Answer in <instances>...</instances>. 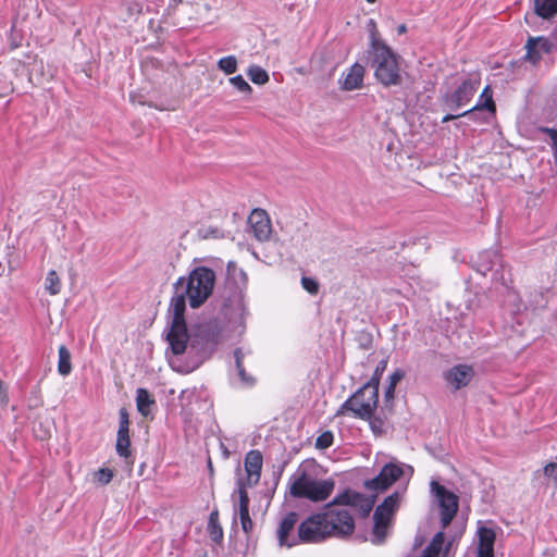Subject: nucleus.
<instances>
[{
	"instance_id": "1",
	"label": "nucleus",
	"mask_w": 557,
	"mask_h": 557,
	"mask_svg": "<svg viewBox=\"0 0 557 557\" xmlns=\"http://www.w3.org/2000/svg\"><path fill=\"white\" fill-rule=\"evenodd\" d=\"M375 504V496L345 490L325 505L324 511L310 516L299 524L298 537L301 542L317 543L329 536L346 537L352 534L355 521L349 509H355L361 518H367Z\"/></svg>"
},
{
	"instance_id": "19",
	"label": "nucleus",
	"mask_w": 557,
	"mask_h": 557,
	"mask_svg": "<svg viewBox=\"0 0 557 557\" xmlns=\"http://www.w3.org/2000/svg\"><path fill=\"white\" fill-rule=\"evenodd\" d=\"M445 529L442 528L441 531L436 532L434 536L432 537L431 542L426 546L428 549L432 550L433 553L440 555V553L444 548V554H448L450 547L453 546L454 542L461 535L462 530L455 535L449 536V540L446 542V535L444 532Z\"/></svg>"
},
{
	"instance_id": "13",
	"label": "nucleus",
	"mask_w": 557,
	"mask_h": 557,
	"mask_svg": "<svg viewBox=\"0 0 557 557\" xmlns=\"http://www.w3.org/2000/svg\"><path fill=\"white\" fill-rule=\"evenodd\" d=\"M476 82L465 81L446 98V104L451 110H459L467 106L476 91Z\"/></svg>"
},
{
	"instance_id": "47",
	"label": "nucleus",
	"mask_w": 557,
	"mask_h": 557,
	"mask_svg": "<svg viewBox=\"0 0 557 557\" xmlns=\"http://www.w3.org/2000/svg\"><path fill=\"white\" fill-rule=\"evenodd\" d=\"M0 403L7 404L8 403V394L5 389L3 388V383L0 380Z\"/></svg>"
},
{
	"instance_id": "31",
	"label": "nucleus",
	"mask_w": 557,
	"mask_h": 557,
	"mask_svg": "<svg viewBox=\"0 0 557 557\" xmlns=\"http://www.w3.org/2000/svg\"><path fill=\"white\" fill-rule=\"evenodd\" d=\"M387 362H388L387 359H382L381 361H379L371 379L363 385H366L372 389L375 388L376 392H379L380 381H381V377H382L384 371L387 368Z\"/></svg>"
},
{
	"instance_id": "52",
	"label": "nucleus",
	"mask_w": 557,
	"mask_h": 557,
	"mask_svg": "<svg viewBox=\"0 0 557 557\" xmlns=\"http://www.w3.org/2000/svg\"><path fill=\"white\" fill-rule=\"evenodd\" d=\"M422 543H423V539L420 536H416L413 547L417 548V547L421 546Z\"/></svg>"
},
{
	"instance_id": "43",
	"label": "nucleus",
	"mask_w": 557,
	"mask_h": 557,
	"mask_svg": "<svg viewBox=\"0 0 557 557\" xmlns=\"http://www.w3.org/2000/svg\"><path fill=\"white\" fill-rule=\"evenodd\" d=\"M545 132L549 135L552 143H553V149H554V157L555 161L557 163V131L552 128H546Z\"/></svg>"
},
{
	"instance_id": "27",
	"label": "nucleus",
	"mask_w": 557,
	"mask_h": 557,
	"mask_svg": "<svg viewBox=\"0 0 557 557\" xmlns=\"http://www.w3.org/2000/svg\"><path fill=\"white\" fill-rule=\"evenodd\" d=\"M58 372L62 376H67L72 372L71 352L66 346L61 345L58 349Z\"/></svg>"
},
{
	"instance_id": "34",
	"label": "nucleus",
	"mask_w": 557,
	"mask_h": 557,
	"mask_svg": "<svg viewBox=\"0 0 557 557\" xmlns=\"http://www.w3.org/2000/svg\"><path fill=\"white\" fill-rule=\"evenodd\" d=\"M368 32L370 36V51L376 48H380L381 46H386L384 40L381 38V35L379 33L376 23L374 20H370L368 22Z\"/></svg>"
},
{
	"instance_id": "35",
	"label": "nucleus",
	"mask_w": 557,
	"mask_h": 557,
	"mask_svg": "<svg viewBox=\"0 0 557 557\" xmlns=\"http://www.w3.org/2000/svg\"><path fill=\"white\" fill-rule=\"evenodd\" d=\"M228 82L243 95L248 96L252 91L251 86L247 83V81L242 75L233 76L228 79Z\"/></svg>"
},
{
	"instance_id": "37",
	"label": "nucleus",
	"mask_w": 557,
	"mask_h": 557,
	"mask_svg": "<svg viewBox=\"0 0 557 557\" xmlns=\"http://www.w3.org/2000/svg\"><path fill=\"white\" fill-rule=\"evenodd\" d=\"M113 476V470L109 468H101L95 473V481L100 485H107L112 481Z\"/></svg>"
},
{
	"instance_id": "3",
	"label": "nucleus",
	"mask_w": 557,
	"mask_h": 557,
	"mask_svg": "<svg viewBox=\"0 0 557 557\" xmlns=\"http://www.w3.org/2000/svg\"><path fill=\"white\" fill-rule=\"evenodd\" d=\"M216 280L215 271L207 265L194 268L187 276H180L173 284V296L169 305V315H173V329L182 332L186 300L190 308H200L212 295Z\"/></svg>"
},
{
	"instance_id": "26",
	"label": "nucleus",
	"mask_w": 557,
	"mask_h": 557,
	"mask_svg": "<svg viewBox=\"0 0 557 557\" xmlns=\"http://www.w3.org/2000/svg\"><path fill=\"white\" fill-rule=\"evenodd\" d=\"M534 11L543 18H550L557 14V0H534Z\"/></svg>"
},
{
	"instance_id": "50",
	"label": "nucleus",
	"mask_w": 557,
	"mask_h": 557,
	"mask_svg": "<svg viewBox=\"0 0 557 557\" xmlns=\"http://www.w3.org/2000/svg\"><path fill=\"white\" fill-rule=\"evenodd\" d=\"M218 230H219V228H216V227H215V228H211V231H210V232L208 231V232L206 233L205 237H208V236H209V234H210L212 237H218V232H219Z\"/></svg>"
},
{
	"instance_id": "20",
	"label": "nucleus",
	"mask_w": 557,
	"mask_h": 557,
	"mask_svg": "<svg viewBox=\"0 0 557 557\" xmlns=\"http://www.w3.org/2000/svg\"><path fill=\"white\" fill-rule=\"evenodd\" d=\"M482 109H486V110H488L492 113L495 112V103L493 101V92H492V89L490 88V86H486L483 89V91L481 94V102L480 103L474 106L472 109L466 110V111L460 112L458 114L446 115V116L443 117V122H447V121L457 119L459 116L467 115L468 113H470V112H472L474 110H482Z\"/></svg>"
},
{
	"instance_id": "16",
	"label": "nucleus",
	"mask_w": 557,
	"mask_h": 557,
	"mask_svg": "<svg viewBox=\"0 0 557 557\" xmlns=\"http://www.w3.org/2000/svg\"><path fill=\"white\" fill-rule=\"evenodd\" d=\"M364 72L363 65L359 63L352 64L339 79L341 88L347 91L360 88L363 83Z\"/></svg>"
},
{
	"instance_id": "24",
	"label": "nucleus",
	"mask_w": 557,
	"mask_h": 557,
	"mask_svg": "<svg viewBox=\"0 0 557 557\" xmlns=\"http://www.w3.org/2000/svg\"><path fill=\"white\" fill-rule=\"evenodd\" d=\"M234 360L237 374L240 379V382L247 386H252L256 382L255 377L248 374L244 368L243 360L245 358V351L243 348L238 347L234 350Z\"/></svg>"
},
{
	"instance_id": "44",
	"label": "nucleus",
	"mask_w": 557,
	"mask_h": 557,
	"mask_svg": "<svg viewBox=\"0 0 557 557\" xmlns=\"http://www.w3.org/2000/svg\"><path fill=\"white\" fill-rule=\"evenodd\" d=\"M395 388L396 386L387 385L384 391V400L386 403L393 401L395 397Z\"/></svg>"
},
{
	"instance_id": "9",
	"label": "nucleus",
	"mask_w": 557,
	"mask_h": 557,
	"mask_svg": "<svg viewBox=\"0 0 557 557\" xmlns=\"http://www.w3.org/2000/svg\"><path fill=\"white\" fill-rule=\"evenodd\" d=\"M474 269L482 275L491 273V278L494 282L507 285L505 277V267L503 264L502 256L496 249L483 250L478 255L474 261Z\"/></svg>"
},
{
	"instance_id": "29",
	"label": "nucleus",
	"mask_w": 557,
	"mask_h": 557,
	"mask_svg": "<svg viewBox=\"0 0 557 557\" xmlns=\"http://www.w3.org/2000/svg\"><path fill=\"white\" fill-rule=\"evenodd\" d=\"M399 502L400 493L394 492L384 498V500L375 508V511L377 515H382V511H389L395 513L399 506Z\"/></svg>"
},
{
	"instance_id": "54",
	"label": "nucleus",
	"mask_w": 557,
	"mask_h": 557,
	"mask_svg": "<svg viewBox=\"0 0 557 557\" xmlns=\"http://www.w3.org/2000/svg\"><path fill=\"white\" fill-rule=\"evenodd\" d=\"M369 3H374L376 0H367Z\"/></svg>"
},
{
	"instance_id": "18",
	"label": "nucleus",
	"mask_w": 557,
	"mask_h": 557,
	"mask_svg": "<svg viewBox=\"0 0 557 557\" xmlns=\"http://www.w3.org/2000/svg\"><path fill=\"white\" fill-rule=\"evenodd\" d=\"M297 520L298 515L294 511L286 513L285 517L282 519L277 529V541L280 546L292 547L297 543L296 541H288L289 533L294 529Z\"/></svg>"
},
{
	"instance_id": "12",
	"label": "nucleus",
	"mask_w": 557,
	"mask_h": 557,
	"mask_svg": "<svg viewBox=\"0 0 557 557\" xmlns=\"http://www.w3.org/2000/svg\"><path fill=\"white\" fill-rule=\"evenodd\" d=\"M248 224L252 230L253 236L259 242H267L272 234V225L265 210L253 209L248 216Z\"/></svg>"
},
{
	"instance_id": "30",
	"label": "nucleus",
	"mask_w": 557,
	"mask_h": 557,
	"mask_svg": "<svg viewBox=\"0 0 557 557\" xmlns=\"http://www.w3.org/2000/svg\"><path fill=\"white\" fill-rule=\"evenodd\" d=\"M247 75L257 85H264L270 79L268 72L259 65H250L247 70Z\"/></svg>"
},
{
	"instance_id": "21",
	"label": "nucleus",
	"mask_w": 557,
	"mask_h": 557,
	"mask_svg": "<svg viewBox=\"0 0 557 557\" xmlns=\"http://www.w3.org/2000/svg\"><path fill=\"white\" fill-rule=\"evenodd\" d=\"M373 529L371 542L374 545H381L385 542L387 536V529L391 525V521L382 519L381 515H377L374 510L373 513Z\"/></svg>"
},
{
	"instance_id": "48",
	"label": "nucleus",
	"mask_w": 557,
	"mask_h": 557,
	"mask_svg": "<svg viewBox=\"0 0 557 557\" xmlns=\"http://www.w3.org/2000/svg\"><path fill=\"white\" fill-rule=\"evenodd\" d=\"M419 557H438V555L425 547Z\"/></svg>"
},
{
	"instance_id": "42",
	"label": "nucleus",
	"mask_w": 557,
	"mask_h": 557,
	"mask_svg": "<svg viewBox=\"0 0 557 557\" xmlns=\"http://www.w3.org/2000/svg\"><path fill=\"white\" fill-rule=\"evenodd\" d=\"M544 474L547 478L557 480V463L550 462L544 467Z\"/></svg>"
},
{
	"instance_id": "17",
	"label": "nucleus",
	"mask_w": 557,
	"mask_h": 557,
	"mask_svg": "<svg viewBox=\"0 0 557 557\" xmlns=\"http://www.w3.org/2000/svg\"><path fill=\"white\" fill-rule=\"evenodd\" d=\"M527 59L536 64L543 54L549 53L552 44L544 37L530 38L527 42Z\"/></svg>"
},
{
	"instance_id": "41",
	"label": "nucleus",
	"mask_w": 557,
	"mask_h": 557,
	"mask_svg": "<svg viewBox=\"0 0 557 557\" xmlns=\"http://www.w3.org/2000/svg\"><path fill=\"white\" fill-rule=\"evenodd\" d=\"M369 421L370 426L374 433H381L383 426V420L380 417H376L374 413L370 419H364Z\"/></svg>"
},
{
	"instance_id": "49",
	"label": "nucleus",
	"mask_w": 557,
	"mask_h": 557,
	"mask_svg": "<svg viewBox=\"0 0 557 557\" xmlns=\"http://www.w3.org/2000/svg\"><path fill=\"white\" fill-rule=\"evenodd\" d=\"M393 515H394V512H389V511H382L381 517H382V519H384V520L391 521V519H392V516H393Z\"/></svg>"
},
{
	"instance_id": "6",
	"label": "nucleus",
	"mask_w": 557,
	"mask_h": 557,
	"mask_svg": "<svg viewBox=\"0 0 557 557\" xmlns=\"http://www.w3.org/2000/svg\"><path fill=\"white\" fill-rule=\"evenodd\" d=\"M334 487V480H314L306 471L289 480L290 495L297 498H307L311 502L325 500L333 493Z\"/></svg>"
},
{
	"instance_id": "36",
	"label": "nucleus",
	"mask_w": 557,
	"mask_h": 557,
	"mask_svg": "<svg viewBox=\"0 0 557 557\" xmlns=\"http://www.w3.org/2000/svg\"><path fill=\"white\" fill-rule=\"evenodd\" d=\"M334 434L331 431H325L320 434L315 440V447L318 449H326L333 445Z\"/></svg>"
},
{
	"instance_id": "8",
	"label": "nucleus",
	"mask_w": 557,
	"mask_h": 557,
	"mask_svg": "<svg viewBox=\"0 0 557 557\" xmlns=\"http://www.w3.org/2000/svg\"><path fill=\"white\" fill-rule=\"evenodd\" d=\"M431 494L435 497L441 515V527L446 529L455 518L459 508V498L437 481L430 483Z\"/></svg>"
},
{
	"instance_id": "38",
	"label": "nucleus",
	"mask_w": 557,
	"mask_h": 557,
	"mask_svg": "<svg viewBox=\"0 0 557 557\" xmlns=\"http://www.w3.org/2000/svg\"><path fill=\"white\" fill-rule=\"evenodd\" d=\"M301 286L311 295H315L319 292V283L312 277L302 276Z\"/></svg>"
},
{
	"instance_id": "14",
	"label": "nucleus",
	"mask_w": 557,
	"mask_h": 557,
	"mask_svg": "<svg viewBox=\"0 0 557 557\" xmlns=\"http://www.w3.org/2000/svg\"><path fill=\"white\" fill-rule=\"evenodd\" d=\"M473 374L471 366L457 364L444 373V379L454 391H458L471 382Z\"/></svg>"
},
{
	"instance_id": "51",
	"label": "nucleus",
	"mask_w": 557,
	"mask_h": 557,
	"mask_svg": "<svg viewBox=\"0 0 557 557\" xmlns=\"http://www.w3.org/2000/svg\"><path fill=\"white\" fill-rule=\"evenodd\" d=\"M407 32V26L405 24H400L398 27H397V33L399 35H403Z\"/></svg>"
},
{
	"instance_id": "53",
	"label": "nucleus",
	"mask_w": 557,
	"mask_h": 557,
	"mask_svg": "<svg viewBox=\"0 0 557 557\" xmlns=\"http://www.w3.org/2000/svg\"><path fill=\"white\" fill-rule=\"evenodd\" d=\"M208 468L212 469V462H211V460H210V459H209V461H208Z\"/></svg>"
},
{
	"instance_id": "25",
	"label": "nucleus",
	"mask_w": 557,
	"mask_h": 557,
	"mask_svg": "<svg viewBox=\"0 0 557 557\" xmlns=\"http://www.w3.org/2000/svg\"><path fill=\"white\" fill-rule=\"evenodd\" d=\"M207 531H208L210 539L214 543L220 544L223 541V529L219 521L218 509H214L210 512L209 519H208Z\"/></svg>"
},
{
	"instance_id": "40",
	"label": "nucleus",
	"mask_w": 557,
	"mask_h": 557,
	"mask_svg": "<svg viewBox=\"0 0 557 557\" xmlns=\"http://www.w3.org/2000/svg\"><path fill=\"white\" fill-rule=\"evenodd\" d=\"M406 375V372L403 369H396L389 376H388V384L392 386H396Z\"/></svg>"
},
{
	"instance_id": "46",
	"label": "nucleus",
	"mask_w": 557,
	"mask_h": 557,
	"mask_svg": "<svg viewBox=\"0 0 557 557\" xmlns=\"http://www.w3.org/2000/svg\"><path fill=\"white\" fill-rule=\"evenodd\" d=\"M478 557H494V548L478 547Z\"/></svg>"
},
{
	"instance_id": "5",
	"label": "nucleus",
	"mask_w": 557,
	"mask_h": 557,
	"mask_svg": "<svg viewBox=\"0 0 557 557\" xmlns=\"http://www.w3.org/2000/svg\"><path fill=\"white\" fill-rule=\"evenodd\" d=\"M372 53V66L374 76L385 87L401 84L400 57L389 46H381L370 51Z\"/></svg>"
},
{
	"instance_id": "28",
	"label": "nucleus",
	"mask_w": 557,
	"mask_h": 557,
	"mask_svg": "<svg viewBox=\"0 0 557 557\" xmlns=\"http://www.w3.org/2000/svg\"><path fill=\"white\" fill-rule=\"evenodd\" d=\"M479 544L478 547L494 548L496 534L492 528L480 527L478 529Z\"/></svg>"
},
{
	"instance_id": "45",
	"label": "nucleus",
	"mask_w": 557,
	"mask_h": 557,
	"mask_svg": "<svg viewBox=\"0 0 557 557\" xmlns=\"http://www.w3.org/2000/svg\"><path fill=\"white\" fill-rule=\"evenodd\" d=\"M359 346L366 350L370 349L372 347V336L370 334L362 336L360 339Z\"/></svg>"
},
{
	"instance_id": "15",
	"label": "nucleus",
	"mask_w": 557,
	"mask_h": 557,
	"mask_svg": "<svg viewBox=\"0 0 557 557\" xmlns=\"http://www.w3.org/2000/svg\"><path fill=\"white\" fill-rule=\"evenodd\" d=\"M263 457L259 450L252 449L246 454L244 467L247 473L245 483L248 486L256 485L261 476Z\"/></svg>"
},
{
	"instance_id": "7",
	"label": "nucleus",
	"mask_w": 557,
	"mask_h": 557,
	"mask_svg": "<svg viewBox=\"0 0 557 557\" xmlns=\"http://www.w3.org/2000/svg\"><path fill=\"white\" fill-rule=\"evenodd\" d=\"M377 404L379 392L362 385L342 404L337 413L349 411L354 418L370 419L375 412Z\"/></svg>"
},
{
	"instance_id": "4",
	"label": "nucleus",
	"mask_w": 557,
	"mask_h": 557,
	"mask_svg": "<svg viewBox=\"0 0 557 557\" xmlns=\"http://www.w3.org/2000/svg\"><path fill=\"white\" fill-rule=\"evenodd\" d=\"M237 275L243 278L244 283L246 282V273L237 267L236 262L228 261L220 314L234 332H243L248 311L245 304L244 289L235 282Z\"/></svg>"
},
{
	"instance_id": "10",
	"label": "nucleus",
	"mask_w": 557,
	"mask_h": 557,
	"mask_svg": "<svg viewBox=\"0 0 557 557\" xmlns=\"http://www.w3.org/2000/svg\"><path fill=\"white\" fill-rule=\"evenodd\" d=\"M404 474L401 466L389 462L386 463L379 474L364 482V487L370 491L384 492L393 485Z\"/></svg>"
},
{
	"instance_id": "22",
	"label": "nucleus",
	"mask_w": 557,
	"mask_h": 557,
	"mask_svg": "<svg viewBox=\"0 0 557 557\" xmlns=\"http://www.w3.org/2000/svg\"><path fill=\"white\" fill-rule=\"evenodd\" d=\"M236 485L237 488L232 495V497H234L236 493L238 494V503L234 504L235 516L237 512L249 510V496L247 493V483H245V480L243 478H238L236 481Z\"/></svg>"
},
{
	"instance_id": "33",
	"label": "nucleus",
	"mask_w": 557,
	"mask_h": 557,
	"mask_svg": "<svg viewBox=\"0 0 557 557\" xmlns=\"http://www.w3.org/2000/svg\"><path fill=\"white\" fill-rule=\"evenodd\" d=\"M216 66L224 74L231 75L237 71L238 61L235 55H227V57L221 58L218 61Z\"/></svg>"
},
{
	"instance_id": "23",
	"label": "nucleus",
	"mask_w": 557,
	"mask_h": 557,
	"mask_svg": "<svg viewBox=\"0 0 557 557\" xmlns=\"http://www.w3.org/2000/svg\"><path fill=\"white\" fill-rule=\"evenodd\" d=\"M156 404L154 398L151 396V394L143 387L137 388L136 391V407L138 412L144 416L148 417L150 414V407Z\"/></svg>"
},
{
	"instance_id": "39",
	"label": "nucleus",
	"mask_w": 557,
	"mask_h": 557,
	"mask_svg": "<svg viewBox=\"0 0 557 557\" xmlns=\"http://www.w3.org/2000/svg\"><path fill=\"white\" fill-rule=\"evenodd\" d=\"M237 513L239 516L240 525H242L243 531L246 534H249L252 531V528H253V522H252V520H251V518L249 516V510L237 512Z\"/></svg>"
},
{
	"instance_id": "2",
	"label": "nucleus",
	"mask_w": 557,
	"mask_h": 557,
	"mask_svg": "<svg viewBox=\"0 0 557 557\" xmlns=\"http://www.w3.org/2000/svg\"><path fill=\"white\" fill-rule=\"evenodd\" d=\"M165 339L169 343L171 352L175 357L186 354V361L176 367L181 373H190L198 369L216 349L222 337V325L218 319L199 322L187 329L184 318V329H173V315Z\"/></svg>"
},
{
	"instance_id": "11",
	"label": "nucleus",
	"mask_w": 557,
	"mask_h": 557,
	"mask_svg": "<svg viewBox=\"0 0 557 557\" xmlns=\"http://www.w3.org/2000/svg\"><path fill=\"white\" fill-rule=\"evenodd\" d=\"M115 450L120 457L128 458L131 456L129 438V419L126 408L119 410V429L116 434Z\"/></svg>"
},
{
	"instance_id": "32",
	"label": "nucleus",
	"mask_w": 557,
	"mask_h": 557,
	"mask_svg": "<svg viewBox=\"0 0 557 557\" xmlns=\"http://www.w3.org/2000/svg\"><path fill=\"white\" fill-rule=\"evenodd\" d=\"M45 288L50 295H58L61 292V282L54 270H50L47 273Z\"/></svg>"
}]
</instances>
